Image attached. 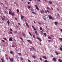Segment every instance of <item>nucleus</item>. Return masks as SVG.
Listing matches in <instances>:
<instances>
[{"label":"nucleus","mask_w":62,"mask_h":62,"mask_svg":"<svg viewBox=\"0 0 62 62\" xmlns=\"http://www.w3.org/2000/svg\"><path fill=\"white\" fill-rule=\"evenodd\" d=\"M25 23H26V24L28 28H29V25H28V23H27V22L25 21Z\"/></svg>","instance_id":"obj_1"},{"label":"nucleus","mask_w":62,"mask_h":62,"mask_svg":"<svg viewBox=\"0 0 62 62\" xmlns=\"http://www.w3.org/2000/svg\"><path fill=\"white\" fill-rule=\"evenodd\" d=\"M35 7H36V9H37V10H39V8H38V6L37 5H35Z\"/></svg>","instance_id":"obj_2"},{"label":"nucleus","mask_w":62,"mask_h":62,"mask_svg":"<svg viewBox=\"0 0 62 62\" xmlns=\"http://www.w3.org/2000/svg\"><path fill=\"white\" fill-rule=\"evenodd\" d=\"M12 37H11V38H10L9 39V41H13V40H12Z\"/></svg>","instance_id":"obj_3"},{"label":"nucleus","mask_w":62,"mask_h":62,"mask_svg":"<svg viewBox=\"0 0 62 62\" xmlns=\"http://www.w3.org/2000/svg\"><path fill=\"white\" fill-rule=\"evenodd\" d=\"M48 17L50 19H52L53 18V17L51 16L48 15Z\"/></svg>","instance_id":"obj_4"},{"label":"nucleus","mask_w":62,"mask_h":62,"mask_svg":"<svg viewBox=\"0 0 62 62\" xmlns=\"http://www.w3.org/2000/svg\"><path fill=\"white\" fill-rule=\"evenodd\" d=\"M21 19H23V18H24V16H23L22 15H21Z\"/></svg>","instance_id":"obj_5"},{"label":"nucleus","mask_w":62,"mask_h":62,"mask_svg":"<svg viewBox=\"0 0 62 62\" xmlns=\"http://www.w3.org/2000/svg\"><path fill=\"white\" fill-rule=\"evenodd\" d=\"M9 59H10V61L11 62H13V59H11V58H10Z\"/></svg>","instance_id":"obj_6"},{"label":"nucleus","mask_w":62,"mask_h":62,"mask_svg":"<svg viewBox=\"0 0 62 62\" xmlns=\"http://www.w3.org/2000/svg\"><path fill=\"white\" fill-rule=\"evenodd\" d=\"M7 23H8V26L9 25V23H10V22H9V20H8L7 21Z\"/></svg>","instance_id":"obj_7"},{"label":"nucleus","mask_w":62,"mask_h":62,"mask_svg":"<svg viewBox=\"0 0 62 62\" xmlns=\"http://www.w3.org/2000/svg\"><path fill=\"white\" fill-rule=\"evenodd\" d=\"M43 58H44L45 59H46V60L47 59V58H46V57L45 56H43Z\"/></svg>","instance_id":"obj_8"},{"label":"nucleus","mask_w":62,"mask_h":62,"mask_svg":"<svg viewBox=\"0 0 62 62\" xmlns=\"http://www.w3.org/2000/svg\"><path fill=\"white\" fill-rule=\"evenodd\" d=\"M35 32L36 33V35H38V31H35Z\"/></svg>","instance_id":"obj_9"},{"label":"nucleus","mask_w":62,"mask_h":62,"mask_svg":"<svg viewBox=\"0 0 62 62\" xmlns=\"http://www.w3.org/2000/svg\"><path fill=\"white\" fill-rule=\"evenodd\" d=\"M1 60L2 62H5V61L3 59L1 58Z\"/></svg>","instance_id":"obj_10"},{"label":"nucleus","mask_w":62,"mask_h":62,"mask_svg":"<svg viewBox=\"0 0 62 62\" xmlns=\"http://www.w3.org/2000/svg\"><path fill=\"white\" fill-rule=\"evenodd\" d=\"M37 38L38 39H39V40H40V41H41V39H40V38L38 37H37Z\"/></svg>","instance_id":"obj_11"},{"label":"nucleus","mask_w":62,"mask_h":62,"mask_svg":"<svg viewBox=\"0 0 62 62\" xmlns=\"http://www.w3.org/2000/svg\"><path fill=\"white\" fill-rule=\"evenodd\" d=\"M37 38L38 39H39V40H40V41H41V39H40V38L38 37H37Z\"/></svg>","instance_id":"obj_12"},{"label":"nucleus","mask_w":62,"mask_h":62,"mask_svg":"<svg viewBox=\"0 0 62 62\" xmlns=\"http://www.w3.org/2000/svg\"><path fill=\"white\" fill-rule=\"evenodd\" d=\"M1 20H3V21H6V19H5L3 17L2 18Z\"/></svg>","instance_id":"obj_13"},{"label":"nucleus","mask_w":62,"mask_h":62,"mask_svg":"<svg viewBox=\"0 0 62 62\" xmlns=\"http://www.w3.org/2000/svg\"><path fill=\"white\" fill-rule=\"evenodd\" d=\"M12 11H10L9 12V14H11V15L12 13Z\"/></svg>","instance_id":"obj_14"},{"label":"nucleus","mask_w":62,"mask_h":62,"mask_svg":"<svg viewBox=\"0 0 62 62\" xmlns=\"http://www.w3.org/2000/svg\"><path fill=\"white\" fill-rule=\"evenodd\" d=\"M53 60H54V62H55V61H56V59H55V58H53Z\"/></svg>","instance_id":"obj_15"},{"label":"nucleus","mask_w":62,"mask_h":62,"mask_svg":"<svg viewBox=\"0 0 62 62\" xmlns=\"http://www.w3.org/2000/svg\"><path fill=\"white\" fill-rule=\"evenodd\" d=\"M54 23L55 25H57L58 24V23L57 22H54Z\"/></svg>","instance_id":"obj_16"},{"label":"nucleus","mask_w":62,"mask_h":62,"mask_svg":"<svg viewBox=\"0 0 62 62\" xmlns=\"http://www.w3.org/2000/svg\"><path fill=\"white\" fill-rule=\"evenodd\" d=\"M22 35L24 36V37H25V34L24 33H22Z\"/></svg>","instance_id":"obj_17"},{"label":"nucleus","mask_w":62,"mask_h":62,"mask_svg":"<svg viewBox=\"0 0 62 62\" xmlns=\"http://www.w3.org/2000/svg\"><path fill=\"white\" fill-rule=\"evenodd\" d=\"M11 15L14 16V13H12V14H11Z\"/></svg>","instance_id":"obj_18"},{"label":"nucleus","mask_w":62,"mask_h":62,"mask_svg":"<svg viewBox=\"0 0 62 62\" xmlns=\"http://www.w3.org/2000/svg\"><path fill=\"white\" fill-rule=\"evenodd\" d=\"M58 61L59 62L60 61V62H62V60L61 59H59Z\"/></svg>","instance_id":"obj_19"},{"label":"nucleus","mask_w":62,"mask_h":62,"mask_svg":"<svg viewBox=\"0 0 62 62\" xmlns=\"http://www.w3.org/2000/svg\"><path fill=\"white\" fill-rule=\"evenodd\" d=\"M28 8L29 9H30V8H31V7L29 6H28Z\"/></svg>","instance_id":"obj_20"},{"label":"nucleus","mask_w":62,"mask_h":62,"mask_svg":"<svg viewBox=\"0 0 62 62\" xmlns=\"http://www.w3.org/2000/svg\"><path fill=\"white\" fill-rule=\"evenodd\" d=\"M32 57L34 58H36V56H34L33 55Z\"/></svg>","instance_id":"obj_21"},{"label":"nucleus","mask_w":62,"mask_h":62,"mask_svg":"<svg viewBox=\"0 0 62 62\" xmlns=\"http://www.w3.org/2000/svg\"><path fill=\"white\" fill-rule=\"evenodd\" d=\"M3 39L4 40H7V39L6 38H3Z\"/></svg>","instance_id":"obj_22"},{"label":"nucleus","mask_w":62,"mask_h":62,"mask_svg":"<svg viewBox=\"0 0 62 62\" xmlns=\"http://www.w3.org/2000/svg\"><path fill=\"white\" fill-rule=\"evenodd\" d=\"M59 40H62V38H59Z\"/></svg>","instance_id":"obj_23"},{"label":"nucleus","mask_w":62,"mask_h":62,"mask_svg":"<svg viewBox=\"0 0 62 62\" xmlns=\"http://www.w3.org/2000/svg\"><path fill=\"white\" fill-rule=\"evenodd\" d=\"M48 38L49 39H51V37L49 36L48 37Z\"/></svg>","instance_id":"obj_24"},{"label":"nucleus","mask_w":62,"mask_h":62,"mask_svg":"<svg viewBox=\"0 0 62 62\" xmlns=\"http://www.w3.org/2000/svg\"><path fill=\"white\" fill-rule=\"evenodd\" d=\"M39 59L40 60H41V61H42V59H41V58L40 57L39 58Z\"/></svg>","instance_id":"obj_25"},{"label":"nucleus","mask_w":62,"mask_h":62,"mask_svg":"<svg viewBox=\"0 0 62 62\" xmlns=\"http://www.w3.org/2000/svg\"><path fill=\"white\" fill-rule=\"evenodd\" d=\"M49 4H52V2L51 1H49Z\"/></svg>","instance_id":"obj_26"},{"label":"nucleus","mask_w":62,"mask_h":62,"mask_svg":"<svg viewBox=\"0 0 62 62\" xmlns=\"http://www.w3.org/2000/svg\"><path fill=\"white\" fill-rule=\"evenodd\" d=\"M44 35L45 36H46V33H44Z\"/></svg>","instance_id":"obj_27"},{"label":"nucleus","mask_w":62,"mask_h":62,"mask_svg":"<svg viewBox=\"0 0 62 62\" xmlns=\"http://www.w3.org/2000/svg\"><path fill=\"white\" fill-rule=\"evenodd\" d=\"M28 61L29 62H31V61L29 60H28Z\"/></svg>","instance_id":"obj_28"},{"label":"nucleus","mask_w":62,"mask_h":62,"mask_svg":"<svg viewBox=\"0 0 62 62\" xmlns=\"http://www.w3.org/2000/svg\"><path fill=\"white\" fill-rule=\"evenodd\" d=\"M30 44H32V41H31L30 42Z\"/></svg>","instance_id":"obj_29"},{"label":"nucleus","mask_w":62,"mask_h":62,"mask_svg":"<svg viewBox=\"0 0 62 62\" xmlns=\"http://www.w3.org/2000/svg\"><path fill=\"white\" fill-rule=\"evenodd\" d=\"M20 59L21 60H23V58L22 57L20 58Z\"/></svg>","instance_id":"obj_30"},{"label":"nucleus","mask_w":62,"mask_h":62,"mask_svg":"<svg viewBox=\"0 0 62 62\" xmlns=\"http://www.w3.org/2000/svg\"><path fill=\"white\" fill-rule=\"evenodd\" d=\"M10 31H12V29L10 28Z\"/></svg>","instance_id":"obj_31"},{"label":"nucleus","mask_w":62,"mask_h":62,"mask_svg":"<svg viewBox=\"0 0 62 62\" xmlns=\"http://www.w3.org/2000/svg\"><path fill=\"white\" fill-rule=\"evenodd\" d=\"M10 53H11V54H13V52L12 51H10Z\"/></svg>","instance_id":"obj_32"},{"label":"nucleus","mask_w":62,"mask_h":62,"mask_svg":"<svg viewBox=\"0 0 62 62\" xmlns=\"http://www.w3.org/2000/svg\"><path fill=\"white\" fill-rule=\"evenodd\" d=\"M29 33L30 34L31 36H32V35H31V33H30V32H29Z\"/></svg>","instance_id":"obj_33"},{"label":"nucleus","mask_w":62,"mask_h":62,"mask_svg":"<svg viewBox=\"0 0 62 62\" xmlns=\"http://www.w3.org/2000/svg\"><path fill=\"white\" fill-rule=\"evenodd\" d=\"M41 12L42 13L43 12V11H41Z\"/></svg>","instance_id":"obj_34"},{"label":"nucleus","mask_w":62,"mask_h":62,"mask_svg":"<svg viewBox=\"0 0 62 62\" xmlns=\"http://www.w3.org/2000/svg\"><path fill=\"white\" fill-rule=\"evenodd\" d=\"M17 12H19V10L18 9L17 10Z\"/></svg>","instance_id":"obj_35"},{"label":"nucleus","mask_w":62,"mask_h":62,"mask_svg":"<svg viewBox=\"0 0 62 62\" xmlns=\"http://www.w3.org/2000/svg\"><path fill=\"white\" fill-rule=\"evenodd\" d=\"M18 54H19V55H22V54L20 53H18Z\"/></svg>","instance_id":"obj_36"},{"label":"nucleus","mask_w":62,"mask_h":62,"mask_svg":"<svg viewBox=\"0 0 62 62\" xmlns=\"http://www.w3.org/2000/svg\"><path fill=\"white\" fill-rule=\"evenodd\" d=\"M33 37L34 39H35V38H36V37H35V36H34V35H33Z\"/></svg>","instance_id":"obj_37"},{"label":"nucleus","mask_w":62,"mask_h":62,"mask_svg":"<svg viewBox=\"0 0 62 62\" xmlns=\"http://www.w3.org/2000/svg\"><path fill=\"white\" fill-rule=\"evenodd\" d=\"M60 49V50H61V51H62V48H61Z\"/></svg>","instance_id":"obj_38"},{"label":"nucleus","mask_w":62,"mask_h":62,"mask_svg":"<svg viewBox=\"0 0 62 62\" xmlns=\"http://www.w3.org/2000/svg\"><path fill=\"white\" fill-rule=\"evenodd\" d=\"M34 28V30H36V29H35V27H34L33 28Z\"/></svg>","instance_id":"obj_39"},{"label":"nucleus","mask_w":62,"mask_h":62,"mask_svg":"<svg viewBox=\"0 0 62 62\" xmlns=\"http://www.w3.org/2000/svg\"><path fill=\"white\" fill-rule=\"evenodd\" d=\"M47 12H48V13H49V11H48V10H47Z\"/></svg>","instance_id":"obj_40"},{"label":"nucleus","mask_w":62,"mask_h":62,"mask_svg":"<svg viewBox=\"0 0 62 62\" xmlns=\"http://www.w3.org/2000/svg\"><path fill=\"white\" fill-rule=\"evenodd\" d=\"M42 28H41V27H40V30H42Z\"/></svg>","instance_id":"obj_41"},{"label":"nucleus","mask_w":62,"mask_h":62,"mask_svg":"<svg viewBox=\"0 0 62 62\" xmlns=\"http://www.w3.org/2000/svg\"><path fill=\"white\" fill-rule=\"evenodd\" d=\"M45 13H47V11L45 10Z\"/></svg>","instance_id":"obj_42"},{"label":"nucleus","mask_w":62,"mask_h":62,"mask_svg":"<svg viewBox=\"0 0 62 62\" xmlns=\"http://www.w3.org/2000/svg\"><path fill=\"white\" fill-rule=\"evenodd\" d=\"M48 41H49V42H51V40H48Z\"/></svg>","instance_id":"obj_43"},{"label":"nucleus","mask_w":62,"mask_h":62,"mask_svg":"<svg viewBox=\"0 0 62 62\" xmlns=\"http://www.w3.org/2000/svg\"><path fill=\"white\" fill-rule=\"evenodd\" d=\"M50 9V8H49L48 7H47V9Z\"/></svg>","instance_id":"obj_44"},{"label":"nucleus","mask_w":62,"mask_h":62,"mask_svg":"<svg viewBox=\"0 0 62 62\" xmlns=\"http://www.w3.org/2000/svg\"><path fill=\"white\" fill-rule=\"evenodd\" d=\"M10 33L11 34H12V32L11 31H9Z\"/></svg>","instance_id":"obj_45"},{"label":"nucleus","mask_w":62,"mask_h":62,"mask_svg":"<svg viewBox=\"0 0 62 62\" xmlns=\"http://www.w3.org/2000/svg\"><path fill=\"white\" fill-rule=\"evenodd\" d=\"M30 41H31L29 40H27V41H28V42H29V41L30 42Z\"/></svg>","instance_id":"obj_46"},{"label":"nucleus","mask_w":62,"mask_h":62,"mask_svg":"<svg viewBox=\"0 0 62 62\" xmlns=\"http://www.w3.org/2000/svg\"><path fill=\"white\" fill-rule=\"evenodd\" d=\"M27 3L28 4H30V2H28Z\"/></svg>","instance_id":"obj_47"},{"label":"nucleus","mask_w":62,"mask_h":62,"mask_svg":"<svg viewBox=\"0 0 62 62\" xmlns=\"http://www.w3.org/2000/svg\"><path fill=\"white\" fill-rule=\"evenodd\" d=\"M2 41L3 42H5V41L4 40H2Z\"/></svg>","instance_id":"obj_48"},{"label":"nucleus","mask_w":62,"mask_h":62,"mask_svg":"<svg viewBox=\"0 0 62 62\" xmlns=\"http://www.w3.org/2000/svg\"><path fill=\"white\" fill-rule=\"evenodd\" d=\"M3 46L4 47H5V46H6V45L4 44L3 45Z\"/></svg>","instance_id":"obj_49"},{"label":"nucleus","mask_w":62,"mask_h":62,"mask_svg":"<svg viewBox=\"0 0 62 62\" xmlns=\"http://www.w3.org/2000/svg\"><path fill=\"white\" fill-rule=\"evenodd\" d=\"M32 13H33V14H35V12H32Z\"/></svg>","instance_id":"obj_50"},{"label":"nucleus","mask_w":62,"mask_h":62,"mask_svg":"<svg viewBox=\"0 0 62 62\" xmlns=\"http://www.w3.org/2000/svg\"><path fill=\"white\" fill-rule=\"evenodd\" d=\"M5 55H6V56H8V55H7V54H5Z\"/></svg>","instance_id":"obj_51"},{"label":"nucleus","mask_w":62,"mask_h":62,"mask_svg":"<svg viewBox=\"0 0 62 62\" xmlns=\"http://www.w3.org/2000/svg\"><path fill=\"white\" fill-rule=\"evenodd\" d=\"M57 10L59 12V9L58 8H57Z\"/></svg>","instance_id":"obj_52"},{"label":"nucleus","mask_w":62,"mask_h":62,"mask_svg":"<svg viewBox=\"0 0 62 62\" xmlns=\"http://www.w3.org/2000/svg\"><path fill=\"white\" fill-rule=\"evenodd\" d=\"M56 55H58V54L57 53H56Z\"/></svg>","instance_id":"obj_53"},{"label":"nucleus","mask_w":62,"mask_h":62,"mask_svg":"<svg viewBox=\"0 0 62 62\" xmlns=\"http://www.w3.org/2000/svg\"><path fill=\"white\" fill-rule=\"evenodd\" d=\"M32 49H33V50H35V48L34 47H32Z\"/></svg>","instance_id":"obj_54"},{"label":"nucleus","mask_w":62,"mask_h":62,"mask_svg":"<svg viewBox=\"0 0 62 62\" xmlns=\"http://www.w3.org/2000/svg\"><path fill=\"white\" fill-rule=\"evenodd\" d=\"M12 46L13 47H14V45H12Z\"/></svg>","instance_id":"obj_55"},{"label":"nucleus","mask_w":62,"mask_h":62,"mask_svg":"<svg viewBox=\"0 0 62 62\" xmlns=\"http://www.w3.org/2000/svg\"><path fill=\"white\" fill-rule=\"evenodd\" d=\"M20 39H22V40H23V38H20Z\"/></svg>","instance_id":"obj_56"},{"label":"nucleus","mask_w":62,"mask_h":62,"mask_svg":"<svg viewBox=\"0 0 62 62\" xmlns=\"http://www.w3.org/2000/svg\"><path fill=\"white\" fill-rule=\"evenodd\" d=\"M1 5H4V4H3V3H1Z\"/></svg>","instance_id":"obj_57"},{"label":"nucleus","mask_w":62,"mask_h":62,"mask_svg":"<svg viewBox=\"0 0 62 62\" xmlns=\"http://www.w3.org/2000/svg\"><path fill=\"white\" fill-rule=\"evenodd\" d=\"M60 31H61V32H62V29H61Z\"/></svg>","instance_id":"obj_58"},{"label":"nucleus","mask_w":62,"mask_h":62,"mask_svg":"<svg viewBox=\"0 0 62 62\" xmlns=\"http://www.w3.org/2000/svg\"><path fill=\"white\" fill-rule=\"evenodd\" d=\"M18 24H19V25H21V24H20V23H18Z\"/></svg>","instance_id":"obj_59"},{"label":"nucleus","mask_w":62,"mask_h":62,"mask_svg":"<svg viewBox=\"0 0 62 62\" xmlns=\"http://www.w3.org/2000/svg\"><path fill=\"white\" fill-rule=\"evenodd\" d=\"M35 2H37V0H35Z\"/></svg>","instance_id":"obj_60"},{"label":"nucleus","mask_w":62,"mask_h":62,"mask_svg":"<svg viewBox=\"0 0 62 62\" xmlns=\"http://www.w3.org/2000/svg\"><path fill=\"white\" fill-rule=\"evenodd\" d=\"M4 12H5V13H7V12H6V11H4Z\"/></svg>","instance_id":"obj_61"},{"label":"nucleus","mask_w":62,"mask_h":62,"mask_svg":"<svg viewBox=\"0 0 62 62\" xmlns=\"http://www.w3.org/2000/svg\"><path fill=\"white\" fill-rule=\"evenodd\" d=\"M17 32L16 31H15V33H17Z\"/></svg>","instance_id":"obj_62"},{"label":"nucleus","mask_w":62,"mask_h":62,"mask_svg":"<svg viewBox=\"0 0 62 62\" xmlns=\"http://www.w3.org/2000/svg\"><path fill=\"white\" fill-rule=\"evenodd\" d=\"M15 19L16 20H17V18H15Z\"/></svg>","instance_id":"obj_63"},{"label":"nucleus","mask_w":62,"mask_h":62,"mask_svg":"<svg viewBox=\"0 0 62 62\" xmlns=\"http://www.w3.org/2000/svg\"><path fill=\"white\" fill-rule=\"evenodd\" d=\"M30 50H32V48H30Z\"/></svg>","instance_id":"obj_64"}]
</instances>
